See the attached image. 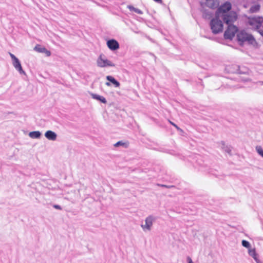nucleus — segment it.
Masks as SVG:
<instances>
[{"mask_svg": "<svg viewBox=\"0 0 263 263\" xmlns=\"http://www.w3.org/2000/svg\"><path fill=\"white\" fill-rule=\"evenodd\" d=\"M155 220V218L152 216H148L145 219V224H141V227L144 232L150 231Z\"/></svg>", "mask_w": 263, "mask_h": 263, "instance_id": "nucleus-6", "label": "nucleus"}, {"mask_svg": "<svg viewBox=\"0 0 263 263\" xmlns=\"http://www.w3.org/2000/svg\"><path fill=\"white\" fill-rule=\"evenodd\" d=\"M161 186H163V187H167V188H168V187H168V186H167V185H163V184L161 185Z\"/></svg>", "mask_w": 263, "mask_h": 263, "instance_id": "nucleus-30", "label": "nucleus"}, {"mask_svg": "<svg viewBox=\"0 0 263 263\" xmlns=\"http://www.w3.org/2000/svg\"><path fill=\"white\" fill-rule=\"evenodd\" d=\"M106 79L110 83H112L116 87H119L120 86V83L117 81L114 77L110 76H107Z\"/></svg>", "mask_w": 263, "mask_h": 263, "instance_id": "nucleus-13", "label": "nucleus"}, {"mask_svg": "<svg viewBox=\"0 0 263 263\" xmlns=\"http://www.w3.org/2000/svg\"><path fill=\"white\" fill-rule=\"evenodd\" d=\"M249 254L250 256H251V257H252L254 259L255 261L257 263H259V260H258V256H257V254L256 253L255 249H249Z\"/></svg>", "mask_w": 263, "mask_h": 263, "instance_id": "nucleus-12", "label": "nucleus"}, {"mask_svg": "<svg viewBox=\"0 0 263 263\" xmlns=\"http://www.w3.org/2000/svg\"><path fill=\"white\" fill-rule=\"evenodd\" d=\"M241 243H242V245L243 247H244L248 249H250L251 245L249 241L245 240H243L242 241Z\"/></svg>", "mask_w": 263, "mask_h": 263, "instance_id": "nucleus-18", "label": "nucleus"}, {"mask_svg": "<svg viewBox=\"0 0 263 263\" xmlns=\"http://www.w3.org/2000/svg\"><path fill=\"white\" fill-rule=\"evenodd\" d=\"M263 24V18H254L250 21V25L252 26L254 29L259 32V30L262 29V26Z\"/></svg>", "mask_w": 263, "mask_h": 263, "instance_id": "nucleus-8", "label": "nucleus"}, {"mask_svg": "<svg viewBox=\"0 0 263 263\" xmlns=\"http://www.w3.org/2000/svg\"><path fill=\"white\" fill-rule=\"evenodd\" d=\"M41 136V133L39 131H33L29 133V136L32 139H39Z\"/></svg>", "mask_w": 263, "mask_h": 263, "instance_id": "nucleus-15", "label": "nucleus"}, {"mask_svg": "<svg viewBox=\"0 0 263 263\" xmlns=\"http://www.w3.org/2000/svg\"><path fill=\"white\" fill-rule=\"evenodd\" d=\"M91 97L96 100H99L101 101L102 103H106V99L103 97V96L95 94V93H91Z\"/></svg>", "mask_w": 263, "mask_h": 263, "instance_id": "nucleus-14", "label": "nucleus"}, {"mask_svg": "<svg viewBox=\"0 0 263 263\" xmlns=\"http://www.w3.org/2000/svg\"><path fill=\"white\" fill-rule=\"evenodd\" d=\"M187 263H193L192 259L190 257H187Z\"/></svg>", "mask_w": 263, "mask_h": 263, "instance_id": "nucleus-26", "label": "nucleus"}, {"mask_svg": "<svg viewBox=\"0 0 263 263\" xmlns=\"http://www.w3.org/2000/svg\"><path fill=\"white\" fill-rule=\"evenodd\" d=\"M97 64L98 67L101 68L115 66V64L111 61L107 60L105 55L103 54H101L97 59Z\"/></svg>", "mask_w": 263, "mask_h": 263, "instance_id": "nucleus-4", "label": "nucleus"}, {"mask_svg": "<svg viewBox=\"0 0 263 263\" xmlns=\"http://www.w3.org/2000/svg\"><path fill=\"white\" fill-rule=\"evenodd\" d=\"M127 8L131 11H134L135 12V8L134 7H133V6L132 5H128L127 6Z\"/></svg>", "mask_w": 263, "mask_h": 263, "instance_id": "nucleus-21", "label": "nucleus"}, {"mask_svg": "<svg viewBox=\"0 0 263 263\" xmlns=\"http://www.w3.org/2000/svg\"><path fill=\"white\" fill-rule=\"evenodd\" d=\"M53 207L55 209H58V210H61L62 209L61 207L59 205L55 204V205H53Z\"/></svg>", "mask_w": 263, "mask_h": 263, "instance_id": "nucleus-25", "label": "nucleus"}, {"mask_svg": "<svg viewBox=\"0 0 263 263\" xmlns=\"http://www.w3.org/2000/svg\"><path fill=\"white\" fill-rule=\"evenodd\" d=\"M237 39L239 42L244 43L247 42L249 44L253 45L256 43L255 40L251 34L248 33L245 30H241L237 33Z\"/></svg>", "mask_w": 263, "mask_h": 263, "instance_id": "nucleus-2", "label": "nucleus"}, {"mask_svg": "<svg viewBox=\"0 0 263 263\" xmlns=\"http://www.w3.org/2000/svg\"><path fill=\"white\" fill-rule=\"evenodd\" d=\"M107 46L111 50H116L119 48V44L118 42L114 40H109L107 42Z\"/></svg>", "mask_w": 263, "mask_h": 263, "instance_id": "nucleus-9", "label": "nucleus"}, {"mask_svg": "<svg viewBox=\"0 0 263 263\" xmlns=\"http://www.w3.org/2000/svg\"><path fill=\"white\" fill-rule=\"evenodd\" d=\"M44 53H45L46 54V55H47V56H48V57H49V56H50V55H51V52H50V51H49V50H47L46 49V51H45Z\"/></svg>", "mask_w": 263, "mask_h": 263, "instance_id": "nucleus-24", "label": "nucleus"}, {"mask_svg": "<svg viewBox=\"0 0 263 263\" xmlns=\"http://www.w3.org/2000/svg\"><path fill=\"white\" fill-rule=\"evenodd\" d=\"M105 85L106 86H110V82H106Z\"/></svg>", "mask_w": 263, "mask_h": 263, "instance_id": "nucleus-28", "label": "nucleus"}, {"mask_svg": "<svg viewBox=\"0 0 263 263\" xmlns=\"http://www.w3.org/2000/svg\"><path fill=\"white\" fill-rule=\"evenodd\" d=\"M154 1L157 3L161 2V0H154Z\"/></svg>", "mask_w": 263, "mask_h": 263, "instance_id": "nucleus-29", "label": "nucleus"}, {"mask_svg": "<svg viewBox=\"0 0 263 263\" xmlns=\"http://www.w3.org/2000/svg\"><path fill=\"white\" fill-rule=\"evenodd\" d=\"M135 12H136V13H137V14H142V11L141 10H140L139 9H137V8H135Z\"/></svg>", "mask_w": 263, "mask_h": 263, "instance_id": "nucleus-22", "label": "nucleus"}, {"mask_svg": "<svg viewBox=\"0 0 263 263\" xmlns=\"http://www.w3.org/2000/svg\"><path fill=\"white\" fill-rule=\"evenodd\" d=\"M233 22L228 25V28L224 33V37L226 39L232 40L238 31V28L235 26L232 25Z\"/></svg>", "mask_w": 263, "mask_h": 263, "instance_id": "nucleus-5", "label": "nucleus"}, {"mask_svg": "<svg viewBox=\"0 0 263 263\" xmlns=\"http://www.w3.org/2000/svg\"><path fill=\"white\" fill-rule=\"evenodd\" d=\"M169 122L172 125H173L174 127H175L178 130L180 129V128L176 124H175V123H173L172 122H171L170 121Z\"/></svg>", "mask_w": 263, "mask_h": 263, "instance_id": "nucleus-23", "label": "nucleus"}, {"mask_svg": "<svg viewBox=\"0 0 263 263\" xmlns=\"http://www.w3.org/2000/svg\"><path fill=\"white\" fill-rule=\"evenodd\" d=\"M124 144V143L122 142V141H118V142H117L116 143H115L114 144V146L115 147H118V146H119L120 145H123Z\"/></svg>", "mask_w": 263, "mask_h": 263, "instance_id": "nucleus-20", "label": "nucleus"}, {"mask_svg": "<svg viewBox=\"0 0 263 263\" xmlns=\"http://www.w3.org/2000/svg\"><path fill=\"white\" fill-rule=\"evenodd\" d=\"M205 4L210 8L215 9L218 6L219 3L217 0H206Z\"/></svg>", "mask_w": 263, "mask_h": 263, "instance_id": "nucleus-11", "label": "nucleus"}, {"mask_svg": "<svg viewBox=\"0 0 263 263\" xmlns=\"http://www.w3.org/2000/svg\"><path fill=\"white\" fill-rule=\"evenodd\" d=\"M231 9V3L226 2L218 8L216 15H217L218 17H221V20L227 24H229L231 22H234L236 20L237 15L234 12L229 13L228 12Z\"/></svg>", "mask_w": 263, "mask_h": 263, "instance_id": "nucleus-1", "label": "nucleus"}, {"mask_svg": "<svg viewBox=\"0 0 263 263\" xmlns=\"http://www.w3.org/2000/svg\"><path fill=\"white\" fill-rule=\"evenodd\" d=\"M222 145H223L222 148L224 149V151L226 152H227V153H228L229 154H231V147L230 146L225 145V144L223 142H222Z\"/></svg>", "mask_w": 263, "mask_h": 263, "instance_id": "nucleus-19", "label": "nucleus"}, {"mask_svg": "<svg viewBox=\"0 0 263 263\" xmlns=\"http://www.w3.org/2000/svg\"><path fill=\"white\" fill-rule=\"evenodd\" d=\"M257 153L263 158V149L260 146H256L255 147Z\"/></svg>", "mask_w": 263, "mask_h": 263, "instance_id": "nucleus-17", "label": "nucleus"}, {"mask_svg": "<svg viewBox=\"0 0 263 263\" xmlns=\"http://www.w3.org/2000/svg\"><path fill=\"white\" fill-rule=\"evenodd\" d=\"M34 50L41 53H44L46 51V48L45 47H42L39 45H36L34 47Z\"/></svg>", "mask_w": 263, "mask_h": 263, "instance_id": "nucleus-16", "label": "nucleus"}, {"mask_svg": "<svg viewBox=\"0 0 263 263\" xmlns=\"http://www.w3.org/2000/svg\"><path fill=\"white\" fill-rule=\"evenodd\" d=\"M221 19V17H218L216 15V17L212 19L210 22L211 28L214 34H217L222 31L223 24Z\"/></svg>", "mask_w": 263, "mask_h": 263, "instance_id": "nucleus-3", "label": "nucleus"}, {"mask_svg": "<svg viewBox=\"0 0 263 263\" xmlns=\"http://www.w3.org/2000/svg\"><path fill=\"white\" fill-rule=\"evenodd\" d=\"M45 137L52 141H55L57 138V134L52 130H47L45 134Z\"/></svg>", "mask_w": 263, "mask_h": 263, "instance_id": "nucleus-10", "label": "nucleus"}, {"mask_svg": "<svg viewBox=\"0 0 263 263\" xmlns=\"http://www.w3.org/2000/svg\"><path fill=\"white\" fill-rule=\"evenodd\" d=\"M9 54L12 59V64L14 68L19 72L20 74H25V72L23 70L18 59L11 52H9Z\"/></svg>", "mask_w": 263, "mask_h": 263, "instance_id": "nucleus-7", "label": "nucleus"}, {"mask_svg": "<svg viewBox=\"0 0 263 263\" xmlns=\"http://www.w3.org/2000/svg\"><path fill=\"white\" fill-rule=\"evenodd\" d=\"M263 37V29H261V30H259V32H258Z\"/></svg>", "mask_w": 263, "mask_h": 263, "instance_id": "nucleus-27", "label": "nucleus"}]
</instances>
